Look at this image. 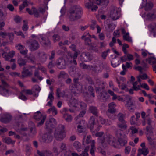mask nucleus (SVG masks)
Here are the masks:
<instances>
[{"mask_svg": "<svg viewBox=\"0 0 156 156\" xmlns=\"http://www.w3.org/2000/svg\"><path fill=\"white\" fill-rule=\"evenodd\" d=\"M38 55L41 61L44 62L46 60L47 56L45 52H39Z\"/></svg>", "mask_w": 156, "mask_h": 156, "instance_id": "nucleus-27", "label": "nucleus"}, {"mask_svg": "<svg viewBox=\"0 0 156 156\" xmlns=\"http://www.w3.org/2000/svg\"><path fill=\"white\" fill-rule=\"evenodd\" d=\"M131 83L133 85V90L136 91H137L140 90V85L136 86L138 84L137 81H136L135 82H131Z\"/></svg>", "mask_w": 156, "mask_h": 156, "instance_id": "nucleus-40", "label": "nucleus"}, {"mask_svg": "<svg viewBox=\"0 0 156 156\" xmlns=\"http://www.w3.org/2000/svg\"><path fill=\"white\" fill-rule=\"evenodd\" d=\"M3 141L8 144H14L15 141H13L9 137L3 138L2 139Z\"/></svg>", "mask_w": 156, "mask_h": 156, "instance_id": "nucleus-31", "label": "nucleus"}, {"mask_svg": "<svg viewBox=\"0 0 156 156\" xmlns=\"http://www.w3.org/2000/svg\"><path fill=\"white\" fill-rule=\"evenodd\" d=\"M56 95L58 98L60 97H64L65 95V92L64 91L61 92L60 89L58 88L56 90Z\"/></svg>", "mask_w": 156, "mask_h": 156, "instance_id": "nucleus-39", "label": "nucleus"}, {"mask_svg": "<svg viewBox=\"0 0 156 156\" xmlns=\"http://www.w3.org/2000/svg\"><path fill=\"white\" fill-rule=\"evenodd\" d=\"M90 148L89 146L86 147L84 150L83 151L79 156H88V154L87 153Z\"/></svg>", "mask_w": 156, "mask_h": 156, "instance_id": "nucleus-41", "label": "nucleus"}, {"mask_svg": "<svg viewBox=\"0 0 156 156\" xmlns=\"http://www.w3.org/2000/svg\"><path fill=\"white\" fill-rule=\"evenodd\" d=\"M73 146L79 152H80L81 150V144L78 141H75L73 143Z\"/></svg>", "mask_w": 156, "mask_h": 156, "instance_id": "nucleus-42", "label": "nucleus"}, {"mask_svg": "<svg viewBox=\"0 0 156 156\" xmlns=\"http://www.w3.org/2000/svg\"><path fill=\"white\" fill-rule=\"evenodd\" d=\"M27 0H26L23 2L22 5L20 6L19 9L20 11H22L23 9L27 6Z\"/></svg>", "mask_w": 156, "mask_h": 156, "instance_id": "nucleus-46", "label": "nucleus"}, {"mask_svg": "<svg viewBox=\"0 0 156 156\" xmlns=\"http://www.w3.org/2000/svg\"><path fill=\"white\" fill-rule=\"evenodd\" d=\"M117 117L119 121L118 122L125 121L124 119V115L123 114L121 113H119Z\"/></svg>", "mask_w": 156, "mask_h": 156, "instance_id": "nucleus-45", "label": "nucleus"}, {"mask_svg": "<svg viewBox=\"0 0 156 156\" xmlns=\"http://www.w3.org/2000/svg\"><path fill=\"white\" fill-rule=\"evenodd\" d=\"M116 111V109L113 108H109L108 110V112L107 113L108 115V113L113 114Z\"/></svg>", "mask_w": 156, "mask_h": 156, "instance_id": "nucleus-61", "label": "nucleus"}, {"mask_svg": "<svg viewBox=\"0 0 156 156\" xmlns=\"http://www.w3.org/2000/svg\"><path fill=\"white\" fill-rule=\"evenodd\" d=\"M79 105L82 109H86L87 105L86 103L82 102H79Z\"/></svg>", "mask_w": 156, "mask_h": 156, "instance_id": "nucleus-48", "label": "nucleus"}, {"mask_svg": "<svg viewBox=\"0 0 156 156\" xmlns=\"http://www.w3.org/2000/svg\"><path fill=\"white\" fill-rule=\"evenodd\" d=\"M85 7L88 9L91 8L93 6L94 3L93 0H84Z\"/></svg>", "mask_w": 156, "mask_h": 156, "instance_id": "nucleus-29", "label": "nucleus"}, {"mask_svg": "<svg viewBox=\"0 0 156 156\" xmlns=\"http://www.w3.org/2000/svg\"><path fill=\"white\" fill-rule=\"evenodd\" d=\"M16 48L18 50L20 51L22 50H23L24 48V47L20 44H17L16 45Z\"/></svg>", "mask_w": 156, "mask_h": 156, "instance_id": "nucleus-54", "label": "nucleus"}, {"mask_svg": "<svg viewBox=\"0 0 156 156\" xmlns=\"http://www.w3.org/2000/svg\"><path fill=\"white\" fill-rule=\"evenodd\" d=\"M119 12L118 9L116 7H113L111 10L110 16L113 20H117L119 17L118 15Z\"/></svg>", "mask_w": 156, "mask_h": 156, "instance_id": "nucleus-9", "label": "nucleus"}, {"mask_svg": "<svg viewBox=\"0 0 156 156\" xmlns=\"http://www.w3.org/2000/svg\"><path fill=\"white\" fill-rule=\"evenodd\" d=\"M79 102L78 100L76 99L74 97H72L69 101V105L70 107L76 108L78 107Z\"/></svg>", "mask_w": 156, "mask_h": 156, "instance_id": "nucleus-19", "label": "nucleus"}, {"mask_svg": "<svg viewBox=\"0 0 156 156\" xmlns=\"http://www.w3.org/2000/svg\"><path fill=\"white\" fill-rule=\"evenodd\" d=\"M104 83L102 82V84L95 88L97 92H100V96L101 98L104 101H106L107 98H109L107 93L105 90V87L104 86Z\"/></svg>", "mask_w": 156, "mask_h": 156, "instance_id": "nucleus-3", "label": "nucleus"}, {"mask_svg": "<svg viewBox=\"0 0 156 156\" xmlns=\"http://www.w3.org/2000/svg\"><path fill=\"white\" fill-rule=\"evenodd\" d=\"M116 42V39L114 37H113L112 38V41L109 43V45L110 47H113L114 44Z\"/></svg>", "mask_w": 156, "mask_h": 156, "instance_id": "nucleus-57", "label": "nucleus"}, {"mask_svg": "<svg viewBox=\"0 0 156 156\" xmlns=\"http://www.w3.org/2000/svg\"><path fill=\"white\" fill-rule=\"evenodd\" d=\"M23 22H24V24L22 27V29L24 31H26L27 30L28 28L27 23L24 20H23Z\"/></svg>", "mask_w": 156, "mask_h": 156, "instance_id": "nucleus-59", "label": "nucleus"}, {"mask_svg": "<svg viewBox=\"0 0 156 156\" xmlns=\"http://www.w3.org/2000/svg\"><path fill=\"white\" fill-rule=\"evenodd\" d=\"M22 119V115H18L16 114L15 116V120L16 121L18 122Z\"/></svg>", "mask_w": 156, "mask_h": 156, "instance_id": "nucleus-58", "label": "nucleus"}, {"mask_svg": "<svg viewBox=\"0 0 156 156\" xmlns=\"http://www.w3.org/2000/svg\"><path fill=\"white\" fill-rule=\"evenodd\" d=\"M45 150L42 151H40L39 150L37 151V154L40 156H45Z\"/></svg>", "mask_w": 156, "mask_h": 156, "instance_id": "nucleus-60", "label": "nucleus"}, {"mask_svg": "<svg viewBox=\"0 0 156 156\" xmlns=\"http://www.w3.org/2000/svg\"><path fill=\"white\" fill-rule=\"evenodd\" d=\"M105 142H104V144H106V146H107V144H112L115 141V139L114 137L111 135H106L105 137Z\"/></svg>", "mask_w": 156, "mask_h": 156, "instance_id": "nucleus-22", "label": "nucleus"}, {"mask_svg": "<svg viewBox=\"0 0 156 156\" xmlns=\"http://www.w3.org/2000/svg\"><path fill=\"white\" fill-rule=\"evenodd\" d=\"M89 110L90 112L95 116H98V110L97 108L94 106H90Z\"/></svg>", "mask_w": 156, "mask_h": 156, "instance_id": "nucleus-26", "label": "nucleus"}, {"mask_svg": "<svg viewBox=\"0 0 156 156\" xmlns=\"http://www.w3.org/2000/svg\"><path fill=\"white\" fill-rule=\"evenodd\" d=\"M51 111L53 113H54L55 115L57 114V112L55 107L53 106L51 108L48 109V110L47 112L48 113H50Z\"/></svg>", "mask_w": 156, "mask_h": 156, "instance_id": "nucleus-47", "label": "nucleus"}, {"mask_svg": "<svg viewBox=\"0 0 156 156\" xmlns=\"http://www.w3.org/2000/svg\"><path fill=\"white\" fill-rule=\"evenodd\" d=\"M149 27L151 28V32L154 30L156 29V23H152L149 25Z\"/></svg>", "mask_w": 156, "mask_h": 156, "instance_id": "nucleus-53", "label": "nucleus"}, {"mask_svg": "<svg viewBox=\"0 0 156 156\" xmlns=\"http://www.w3.org/2000/svg\"><path fill=\"white\" fill-rule=\"evenodd\" d=\"M146 18L150 20H152L156 19V9H154L148 13L146 15Z\"/></svg>", "mask_w": 156, "mask_h": 156, "instance_id": "nucleus-21", "label": "nucleus"}, {"mask_svg": "<svg viewBox=\"0 0 156 156\" xmlns=\"http://www.w3.org/2000/svg\"><path fill=\"white\" fill-rule=\"evenodd\" d=\"M45 156H53L52 152L50 151L45 150Z\"/></svg>", "mask_w": 156, "mask_h": 156, "instance_id": "nucleus-64", "label": "nucleus"}, {"mask_svg": "<svg viewBox=\"0 0 156 156\" xmlns=\"http://www.w3.org/2000/svg\"><path fill=\"white\" fill-rule=\"evenodd\" d=\"M97 25L96 21L95 20H92V24L90 25V29L92 30H94Z\"/></svg>", "mask_w": 156, "mask_h": 156, "instance_id": "nucleus-56", "label": "nucleus"}, {"mask_svg": "<svg viewBox=\"0 0 156 156\" xmlns=\"http://www.w3.org/2000/svg\"><path fill=\"white\" fill-rule=\"evenodd\" d=\"M34 118L35 120L38 121L41 119V121L37 124V126H39L43 124L46 119V117L45 115L43 116L41 112L38 111L34 113Z\"/></svg>", "mask_w": 156, "mask_h": 156, "instance_id": "nucleus-6", "label": "nucleus"}, {"mask_svg": "<svg viewBox=\"0 0 156 156\" xmlns=\"http://www.w3.org/2000/svg\"><path fill=\"white\" fill-rule=\"evenodd\" d=\"M56 65L60 69H65L66 67L65 60L62 58H60L56 62Z\"/></svg>", "mask_w": 156, "mask_h": 156, "instance_id": "nucleus-10", "label": "nucleus"}, {"mask_svg": "<svg viewBox=\"0 0 156 156\" xmlns=\"http://www.w3.org/2000/svg\"><path fill=\"white\" fill-rule=\"evenodd\" d=\"M26 11L29 14L31 15L33 14L35 17L38 18L40 17V13L38 10L34 7H32L31 10L29 8H27Z\"/></svg>", "mask_w": 156, "mask_h": 156, "instance_id": "nucleus-12", "label": "nucleus"}, {"mask_svg": "<svg viewBox=\"0 0 156 156\" xmlns=\"http://www.w3.org/2000/svg\"><path fill=\"white\" fill-rule=\"evenodd\" d=\"M149 63H152L153 64L156 63V58L154 57H151L147 59Z\"/></svg>", "mask_w": 156, "mask_h": 156, "instance_id": "nucleus-50", "label": "nucleus"}, {"mask_svg": "<svg viewBox=\"0 0 156 156\" xmlns=\"http://www.w3.org/2000/svg\"><path fill=\"white\" fill-rule=\"evenodd\" d=\"M86 126V123L84 121L82 120L80 123V124L77 126V131L79 133L83 132L84 134L86 135V132L85 130Z\"/></svg>", "mask_w": 156, "mask_h": 156, "instance_id": "nucleus-14", "label": "nucleus"}, {"mask_svg": "<svg viewBox=\"0 0 156 156\" xmlns=\"http://www.w3.org/2000/svg\"><path fill=\"white\" fill-rule=\"evenodd\" d=\"M64 129V126L62 124L59 125L56 129L54 133V136L57 140L61 141L65 137Z\"/></svg>", "mask_w": 156, "mask_h": 156, "instance_id": "nucleus-2", "label": "nucleus"}, {"mask_svg": "<svg viewBox=\"0 0 156 156\" xmlns=\"http://www.w3.org/2000/svg\"><path fill=\"white\" fill-rule=\"evenodd\" d=\"M140 146L142 148L138 149L137 156H140L141 154H143L144 156H146L149 153V151L148 148L146 147L145 143H141Z\"/></svg>", "mask_w": 156, "mask_h": 156, "instance_id": "nucleus-11", "label": "nucleus"}, {"mask_svg": "<svg viewBox=\"0 0 156 156\" xmlns=\"http://www.w3.org/2000/svg\"><path fill=\"white\" fill-rule=\"evenodd\" d=\"M89 123L90 125V129L91 130H92L93 129L95 123V119L94 116H92L90 117Z\"/></svg>", "mask_w": 156, "mask_h": 156, "instance_id": "nucleus-32", "label": "nucleus"}, {"mask_svg": "<svg viewBox=\"0 0 156 156\" xmlns=\"http://www.w3.org/2000/svg\"><path fill=\"white\" fill-rule=\"evenodd\" d=\"M56 124L55 119L54 118L50 119L49 120L47 121L45 123V128L47 131H51Z\"/></svg>", "mask_w": 156, "mask_h": 156, "instance_id": "nucleus-7", "label": "nucleus"}, {"mask_svg": "<svg viewBox=\"0 0 156 156\" xmlns=\"http://www.w3.org/2000/svg\"><path fill=\"white\" fill-rule=\"evenodd\" d=\"M147 137L149 143L150 145L154 144V139H152L150 136H147Z\"/></svg>", "mask_w": 156, "mask_h": 156, "instance_id": "nucleus-55", "label": "nucleus"}, {"mask_svg": "<svg viewBox=\"0 0 156 156\" xmlns=\"http://www.w3.org/2000/svg\"><path fill=\"white\" fill-rule=\"evenodd\" d=\"M25 57H26L28 61L33 64L35 63L36 59L35 57L33 55H30V56H28L27 55Z\"/></svg>", "mask_w": 156, "mask_h": 156, "instance_id": "nucleus-35", "label": "nucleus"}, {"mask_svg": "<svg viewBox=\"0 0 156 156\" xmlns=\"http://www.w3.org/2000/svg\"><path fill=\"white\" fill-rule=\"evenodd\" d=\"M12 118V115L9 113H6L4 115L3 117L1 118L0 121L2 122L7 123L10 121Z\"/></svg>", "mask_w": 156, "mask_h": 156, "instance_id": "nucleus-18", "label": "nucleus"}, {"mask_svg": "<svg viewBox=\"0 0 156 156\" xmlns=\"http://www.w3.org/2000/svg\"><path fill=\"white\" fill-rule=\"evenodd\" d=\"M80 59L82 61L87 62L92 59L90 54L88 52H85L80 55Z\"/></svg>", "mask_w": 156, "mask_h": 156, "instance_id": "nucleus-15", "label": "nucleus"}, {"mask_svg": "<svg viewBox=\"0 0 156 156\" xmlns=\"http://www.w3.org/2000/svg\"><path fill=\"white\" fill-rule=\"evenodd\" d=\"M95 142L94 140H93L91 141L90 153L93 156H94V150L95 149Z\"/></svg>", "mask_w": 156, "mask_h": 156, "instance_id": "nucleus-36", "label": "nucleus"}, {"mask_svg": "<svg viewBox=\"0 0 156 156\" xmlns=\"http://www.w3.org/2000/svg\"><path fill=\"white\" fill-rule=\"evenodd\" d=\"M122 132L120 129H118L115 131V134L118 137V141L121 146H124L127 143V140L122 134Z\"/></svg>", "mask_w": 156, "mask_h": 156, "instance_id": "nucleus-5", "label": "nucleus"}, {"mask_svg": "<svg viewBox=\"0 0 156 156\" xmlns=\"http://www.w3.org/2000/svg\"><path fill=\"white\" fill-rule=\"evenodd\" d=\"M80 66L81 68L84 69H88L93 67V66H87L83 63H81L80 65Z\"/></svg>", "mask_w": 156, "mask_h": 156, "instance_id": "nucleus-44", "label": "nucleus"}, {"mask_svg": "<svg viewBox=\"0 0 156 156\" xmlns=\"http://www.w3.org/2000/svg\"><path fill=\"white\" fill-rule=\"evenodd\" d=\"M22 20L21 18L19 16H16L14 18V20L16 23L20 22Z\"/></svg>", "mask_w": 156, "mask_h": 156, "instance_id": "nucleus-62", "label": "nucleus"}, {"mask_svg": "<svg viewBox=\"0 0 156 156\" xmlns=\"http://www.w3.org/2000/svg\"><path fill=\"white\" fill-rule=\"evenodd\" d=\"M52 151L54 153L58 155L61 152L60 149H58V147L56 146H54L53 148Z\"/></svg>", "mask_w": 156, "mask_h": 156, "instance_id": "nucleus-52", "label": "nucleus"}, {"mask_svg": "<svg viewBox=\"0 0 156 156\" xmlns=\"http://www.w3.org/2000/svg\"><path fill=\"white\" fill-rule=\"evenodd\" d=\"M2 84V86L4 87L2 88L1 91V93L3 95H5L6 94L8 93V90L5 88V87H7L9 85L7 83L3 80H1Z\"/></svg>", "mask_w": 156, "mask_h": 156, "instance_id": "nucleus-20", "label": "nucleus"}, {"mask_svg": "<svg viewBox=\"0 0 156 156\" xmlns=\"http://www.w3.org/2000/svg\"><path fill=\"white\" fill-rule=\"evenodd\" d=\"M69 77V76L67 73L64 71H62L60 73L58 76V78L65 79L68 78Z\"/></svg>", "mask_w": 156, "mask_h": 156, "instance_id": "nucleus-34", "label": "nucleus"}, {"mask_svg": "<svg viewBox=\"0 0 156 156\" xmlns=\"http://www.w3.org/2000/svg\"><path fill=\"white\" fill-rule=\"evenodd\" d=\"M52 38L53 40L55 42L59 41L60 39V36L58 34H54L52 36Z\"/></svg>", "mask_w": 156, "mask_h": 156, "instance_id": "nucleus-49", "label": "nucleus"}, {"mask_svg": "<svg viewBox=\"0 0 156 156\" xmlns=\"http://www.w3.org/2000/svg\"><path fill=\"white\" fill-rule=\"evenodd\" d=\"M103 134L104 133L103 132H99L96 133L95 135L96 136L99 137V140L100 144L102 146L104 147H106V144H105H105H104V142H105V136L103 137H101Z\"/></svg>", "mask_w": 156, "mask_h": 156, "instance_id": "nucleus-13", "label": "nucleus"}, {"mask_svg": "<svg viewBox=\"0 0 156 156\" xmlns=\"http://www.w3.org/2000/svg\"><path fill=\"white\" fill-rule=\"evenodd\" d=\"M60 149L61 152L63 151H66L67 149L66 144L64 143H62L60 146Z\"/></svg>", "mask_w": 156, "mask_h": 156, "instance_id": "nucleus-51", "label": "nucleus"}, {"mask_svg": "<svg viewBox=\"0 0 156 156\" xmlns=\"http://www.w3.org/2000/svg\"><path fill=\"white\" fill-rule=\"evenodd\" d=\"M117 125L119 128L124 130H126L127 128V126L126 121L118 122Z\"/></svg>", "mask_w": 156, "mask_h": 156, "instance_id": "nucleus-28", "label": "nucleus"}, {"mask_svg": "<svg viewBox=\"0 0 156 156\" xmlns=\"http://www.w3.org/2000/svg\"><path fill=\"white\" fill-rule=\"evenodd\" d=\"M40 36L41 39V40H40V41L42 44L46 46L50 44V41L47 37L43 35H40Z\"/></svg>", "mask_w": 156, "mask_h": 156, "instance_id": "nucleus-17", "label": "nucleus"}, {"mask_svg": "<svg viewBox=\"0 0 156 156\" xmlns=\"http://www.w3.org/2000/svg\"><path fill=\"white\" fill-rule=\"evenodd\" d=\"M31 125L32 126L30 128V136H33L35 135L37 131L34 125L32 122H31Z\"/></svg>", "mask_w": 156, "mask_h": 156, "instance_id": "nucleus-30", "label": "nucleus"}, {"mask_svg": "<svg viewBox=\"0 0 156 156\" xmlns=\"http://www.w3.org/2000/svg\"><path fill=\"white\" fill-rule=\"evenodd\" d=\"M15 54V51H12L9 52L7 55H5L4 58L6 61H9L10 58H12Z\"/></svg>", "mask_w": 156, "mask_h": 156, "instance_id": "nucleus-25", "label": "nucleus"}, {"mask_svg": "<svg viewBox=\"0 0 156 156\" xmlns=\"http://www.w3.org/2000/svg\"><path fill=\"white\" fill-rule=\"evenodd\" d=\"M153 6V5L152 2H148L144 7L145 10L146 11L150 10L152 8Z\"/></svg>", "mask_w": 156, "mask_h": 156, "instance_id": "nucleus-38", "label": "nucleus"}, {"mask_svg": "<svg viewBox=\"0 0 156 156\" xmlns=\"http://www.w3.org/2000/svg\"><path fill=\"white\" fill-rule=\"evenodd\" d=\"M32 73L28 69H26L22 72V78H24L28 76H31Z\"/></svg>", "mask_w": 156, "mask_h": 156, "instance_id": "nucleus-33", "label": "nucleus"}, {"mask_svg": "<svg viewBox=\"0 0 156 156\" xmlns=\"http://www.w3.org/2000/svg\"><path fill=\"white\" fill-rule=\"evenodd\" d=\"M81 9L79 7L74 6L70 8L68 13V16L69 20L76 21L80 19Z\"/></svg>", "mask_w": 156, "mask_h": 156, "instance_id": "nucleus-1", "label": "nucleus"}, {"mask_svg": "<svg viewBox=\"0 0 156 156\" xmlns=\"http://www.w3.org/2000/svg\"><path fill=\"white\" fill-rule=\"evenodd\" d=\"M27 60L22 58L20 56H19L17 60V62L20 66H23L26 65Z\"/></svg>", "mask_w": 156, "mask_h": 156, "instance_id": "nucleus-24", "label": "nucleus"}, {"mask_svg": "<svg viewBox=\"0 0 156 156\" xmlns=\"http://www.w3.org/2000/svg\"><path fill=\"white\" fill-rule=\"evenodd\" d=\"M91 39L88 37H86L85 39V45H87L91 47H93L94 44L91 42Z\"/></svg>", "mask_w": 156, "mask_h": 156, "instance_id": "nucleus-37", "label": "nucleus"}, {"mask_svg": "<svg viewBox=\"0 0 156 156\" xmlns=\"http://www.w3.org/2000/svg\"><path fill=\"white\" fill-rule=\"evenodd\" d=\"M153 122L151 120V119L148 116H146V118L142 121V123H147V124L150 126H147L146 127V130L147 132L150 131L152 129V128L151 126V124Z\"/></svg>", "mask_w": 156, "mask_h": 156, "instance_id": "nucleus-16", "label": "nucleus"}, {"mask_svg": "<svg viewBox=\"0 0 156 156\" xmlns=\"http://www.w3.org/2000/svg\"><path fill=\"white\" fill-rule=\"evenodd\" d=\"M124 40L127 41L128 42H131L132 40L129 36L123 35V36Z\"/></svg>", "mask_w": 156, "mask_h": 156, "instance_id": "nucleus-63", "label": "nucleus"}, {"mask_svg": "<svg viewBox=\"0 0 156 156\" xmlns=\"http://www.w3.org/2000/svg\"><path fill=\"white\" fill-rule=\"evenodd\" d=\"M126 107L129 111L133 112L135 108V105L133 101H128L125 105Z\"/></svg>", "mask_w": 156, "mask_h": 156, "instance_id": "nucleus-23", "label": "nucleus"}, {"mask_svg": "<svg viewBox=\"0 0 156 156\" xmlns=\"http://www.w3.org/2000/svg\"><path fill=\"white\" fill-rule=\"evenodd\" d=\"M53 136L51 135V132L48 131L45 133L42 136V140L43 142L48 143L52 140Z\"/></svg>", "mask_w": 156, "mask_h": 156, "instance_id": "nucleus-8", "label": "nucleus"}, {"mask_svg": "<svg viewBox=\"0 0 156 156\" xmlns=\"http://www.w3.org/2000/svg\"><path fill=\"white\" fill-rule=\"evenodd\" d=\"M27 44L29 46L31 51H34L39 49L40 45L38 42L35 39H31L27 40Z\"/></svg>", "mask_w": 156, "mask_h": 156, "instance_id": "nucleus-4", "label": "nucleus"}, {"mask_svg": "<svg viewBox=\"0 0 156 156\" xmlns=\"http://www.w3.org/2000/svg\"><path fill=\"white\" fill-rule=\"evenodd\" d=\"M75 89L78 92L81 91L83 88L82 85L81 83L74 85Z\"/></svg>", "mask_w": 156, "mask_h": 156, "instance_id": "nucleus-43", "label": "nucleus"}]
</instances>
